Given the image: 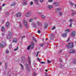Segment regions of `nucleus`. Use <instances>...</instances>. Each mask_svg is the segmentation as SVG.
<instances>
[{"instance_id": "f257e3e1", "label": "nucleus", "mask_w": 76, "mask_h": 76, "mask_svg": "<svg viewBox=\"0 0 76 76\" xmlns=\"http://www.w3.org/2000/svg\"><path fill=\"white\" fill-rule=\"evenodd\" d=\"M31 26H32L33 27H35V28L37 27V26L41 27L42 23L39 21H35L32 23Z\"/></svg>"}, {"instance_id": "f03ea898", "label": "nucleus", "mask_w": 76, "mask_h": 76, "mask_svg": "<svg viewBox=\"0 0 76 76\" xmlns=\"http://www.w3.org/2000/svg\"><path fill=\"white\" fill-rule=\"evenodd\" d=\"M34 47V42H32L31 43V45L28 47L27 50H29L30 49V48H31V49H32Z\"/></svg>"}, {"instance_id": "7ed1b4c3", "label": "nucleus", "mask_w": 76, "mask_h": 76, "mask_svg": "<svg viewBox=\"0 0 76 76\" xmlns=\"http://www.w3.org/2000/svg\"><path fill=\"white\" fill-rule=\"evenodd\" d=\"M31 14L32 13H31V12H28L25 14V17H26V18H29Z\"/></svg>"}, {"instance_id": "20e7f679", "label": "nucleus", "mask_w": 76, "mask_h": 76, "mask_svg": "<svg viewBox=\"0 0 76 76\" xmlns=\"http://www.w3.org/2000/svg\"><path fill=\"white\" fill-rule=\"evenodd\" d=\"M8 34L9 35L7 36V39H10V38L11 37V35H12V33H11L10 32H8Z\"/></svg>"}, {"instance_id": "39448f33", "label": "nucleus", "mask_w": 76, "mask_h": 76, "mask_svg": "<svg viewBox=\"0 0 76 76\" xmlns=\"http://www.w3.org/2000/svg\"><path fill=\"white\" fill-rule=\"evenodd\" d=\"M66 47H67L68 48H72L73 47V44L72 43L68 44L66 45Z\"/></svg>"}, {"instance_id": "423d86ee", "label": "nucleus", "mask_w": 76, "mask_h": 76, "mask_svg": "<svg viewBox=\"0 0 76 76\" xmlns=\"http://www.w3.org/2000/svg\"><path fill=\"white\" fill-rule=\"evenodd\" d=\"M23 23L25 27L26 28H28V23H27V22H26V21L25 20H23Z\"/></svg>"}, {"instance_id": "0eeeda50", "label": "nucleus", "mask_w": 76, "mask_h": 76, "mask_svg": "<svg viewBox=\"0 0 76 76\" xmlns=\"http://www.w3.org/2000/svg\"><path fill=\"white\" fill-rule=\"evenodd\" d=\"M76 32L75 31H73L71 34V36L72 37H75L76 36Z\"/></svg>"}, {"instance_id": "6e6552de", "label": "nucleus", "mask_w": 76, "mask_h": 76, "mask_svg": "<svg viewBox=\"0 0 76 76\" xmlns=\"http://www.w3.org/2000/svg\"><path fill=\"white\" fill-rule=\"evenodd\" d=\"M27 4V1L26 0H23V2L22 3V5L23 6H25Z\"/></svg>"}, {"instance_id": "1a4fd4ad", "label": "nucleus", "mask_w": 76, "mask_h": 76, "mask_svg": "<svg viewBox=\"0 0 76 76\" xmlns=\"http://www.w3.org/2000/svg\"><path fill=\"white\" fill-rule=\"evenodd\" d=\"M6 44V43L5 42H2L1 43L0 45V46L1 48H2V47H4L5 45Z\"/></svg>"}, {"instance_id": "9d476101", "label": "nucleus", "mask_w": 76, "mask_h": 76, "mask_svg": "<svg viewBox=\"0 0 76 76\" xmlns=\"http://www.w3.org/2000/svg\"><path fill=\"white\" fill-rule=\"evenodd\" d=\"M76 51L74 49L70 50L69 52V53H75Z\"/></svg>"}, {"instance_id": "9b49d317", "label": "nucleus", "mask_w": 76, "mask_h": 76, "mask_svg": "<svg viewBox=\"0 0 76 76\" xmlns=\"http://www.w3.org/2000/svg\"><path fill=\"white\" fill-rule=\"evenodd\" d=\"M16 15L17 17H20L22 15V13L20 12H18L17 14H16Z\"/></svg>"}, {"instance_id": "f8f14e48", "label": "nucleus", "mask_w": 76, "mask_h": 76, "mask_svg": "<svg viewBox=\"0 0 76 76\" xmlns=\"http://www.w3.org/2000/svg\"><path fill=\"white\" fill-rule=\"evenodd\" d=\"M65 32L66 33H69V32H70V30L69 29H66V30H65Z\"/></svg>"}, {"instance_id": "ddd939ff", "label": "nucleus", "mask_w": 76, "mask_h": 76, "mask_svg": "<svg viewBox=\"0 0 76 76\" xmlns=\"http://www.w3.org/2000/svg\"><path fill=\"white\" fill-rule=\"evenodd\" d=\"M60 10H61V9L60 8H57L56 9V11L57 12H60Z\"/></svg>"}, {"instance_id": "4468645a", "label": "nucleus", "mask_w": 76, "mask_h": 76, "mask_svg": "<svg viewBox=\"0 0 76 76\" xmlns=\"http://www.w3.org/2000/svg\"><path fill=\"white\" fill-rule=\"evenodd\" d=\"M53 4H54L55 5V6H58L59 5V3L58 2H54L53 3Z\"/></svg>"}, {"instance_id": "2eb2a0df", "label": "nucleus", "mask_w": 76, "mask_h": 76, "mask_svg": "<svg viewBox=\"0 0 76 76\" xmlns=\"http://www.w3.org/2000/svg\"><path fill=\"white\" fill-rule=\"evenodd\" d=\"M6 25V28L9 27V22H7Z\"/></svg>"}, {"instance_id": "dca6fc26", "label": "nucleus", "mask_w": 76, "mask_h": 76, "mask_svg": "<svg viewBox=\"0 0 76 76\" xmlns=\"http://www.w3.org/2000/svg\"><path fill=\"white\" fill-rule=\"evenodd\" d=\"M48 7L49 9H52V7H53V6L51 5H48Z\"/></svg>"}, {"instance_id": "f3484780", "label": "nucleus", "mask_w": 76, "mask_h": 76, "mask_svg": "<svg viewBox=\"0 0 76 76\" xmlns=\"http://www.w3.org/2000/svg\"><path fill=\"white\" fill-rule=\"evenodd\" d=\"M62 36L63 37H66L67 36V34H66V33L63 34L62 35Z\"/></svg>"}, {"instance_id": "a211bd4d", "label": "nucleus", "mask_w": 76, "mask_h": 76, "mask_svg": "<svg viewBox=\"0 0 76 76\" xmlns=\"http://www.w3.org/2000/svg\"><path fill=\"white\" fill-rule=\"evenodd\" d=\"M20 65L21 66V70H22L23 69V66L22 64H20Z\"/></svg>"}, {"instance_id": "6ab92c4d", "label": "nucleus", "mask_w": 76, "mask_h": 76, "mask_svg": "<svg viewBox=\"0 0 76 76\" xmlns=\"http://www.w3.org/2000/svg\"><path fill=\"white\" fill-rule=\"evenodd\" d=\"M69 4L72 7L73 6V4L72 2L71 1L69 2Z\"/></svg>"}, {"instance_id": "aec40b11", "label": "nucleus", "mask_w": 76, "mask_h": 76, "mask_svg": "<svg viewBox=\"0 0 76 76\" xmlns=\"http://www.w3.org/2000/svg\"><path fill=\"white\" fill-rule=\"evenodd\" d=\"M15 5H16V3L14 2L12 3L11 5V6H15Z\"/></svg>"}, {"instance_id": "412c9836", "label": "nucleus", "mask_w": 76, "mask_h": 76, "mask_svg": "<svg viewBox=\"0 0 76 76\" xmlns=\"http://www.w3.org/2000/svg\"><path fill=\"white\" fill-rule=\"evenodd\" d=\"M17 39L16 38H14L13 40V42H17Z\"/></svg>"}, {"instance_id": "4be33fe9", "label": "nucleus", "mask_w": 76, "mask_h": 76, "mask_svg": "<svg viewBox=\"0 0 76 76\" xmlns=\"http://www.w3.org/2000/svg\"><path fill=\"white\" fill-rule=\"evenodd\" d=\"M1 30L2 31H5V28H4V27H2Z\"/></svg>"}, {"instance_id": "5701e85b", "label": "nucleus", "mask_w": 76, "mask_h": 76, "mask_svg": "<svg viewBox=\"0 0 76 76\" xmlns=\"http://www.w3.org/2000/svg\"><path fill=\"white\" fill-rule=\"evenodd\" d=\"M32 21H33V19L32 18H30L28 20V21L30 22H32Z\"/></svg>"}, {"instance_id": "b1692460", "label": "nucleus", "mask_w": 76, "mask_h": 76, "mask_svg": "<svg viewBox=\"0 0 76 76\" xmlns=\"http://www.w3.org/2000/svg\"><path fill=\"white\" fill-rule=\"evenodd\" d=\"M30 58L29 57H28V63L30 64H31V60H30Z\"/></svg>"}, {"instance_id": "393cba45", "label": "nucleus", "mask_w": 76, "mask_h": 76, "mask_svg": "<svg viewBox=\"0 0 76 76\" xmlns=\"http://www.w3.org/2000/svg\"><path fill=\"white\" fill-rule=\"evenodd\" d=\"M41 18H42V19H45V17L44 16V15H42L41 16Z\"/></svg>"}, {"instance_id": "a878e982", "label": "nucleus", "mask_w": 76, "mask_h": 76, "mask_svg": "<svg viewBox=\"0 0 76 76\" xmlns=\"http://www.w3.org/2000/svg\"><path fill=\"white\" fill-rule=\"evenodd\" d=\"M5 15L7 16H8V15H9V13L8 12H7L5 13Z\"/></svg>"}, {"instance_id": "bb28decb", "label": "nucleus", "mask_w": 76, "mask_h": 76, "mask_svg": "<svg viewBox=\"0 0 76 76\" xmlns=\"http://www.w3.org/2000/svg\"><path fill=\"white\" fill-rule=\"evenodd\" d=\"M59 14L60 16H62L63 15V12H59Z\"/></svg>"}, {"instance_id": "cd10ccee", "label": "nucleus", "mask_w": 76, "mask_h": 76, "mask_svg": "<svg viewBox=\"0 0 76 76\" xmlns=\"http://www.w3.org/2000/svg\"><path fill=\"white\" fill-rule=\"evenodd\" d=\"M21 27H22V24H21V23H20L19 28H21Z\"/></svg>"}, {"instance_id": "c85d7f7f", "label": "nucleus", "mask_w": 76, "mask_h": 76, "mask_svg": "<svg viewBox=\"0 0 76 76\" xmlns=\"http://www.w3.org/2000/svg\"><path fill=\"white\" fill-rule=\"evenodd\" d=\"M48 26V24H45V28H47V27Z\"/></svg>"}, {"instance_id": "c756f323", "label": "nucleus", "mask_w": 76, "mask_h": 76, "mask_svg": "<svg viewBox=\"0 0 76 76\" xmlns=\"http://www.w3.org/2000/svg\"><path fill=\"white\" fill-rule=\"evenodd\" d=\"M33 4V2L31 1L30 2V5H31V6H32V5Z\"/></svg>"}, {"instance_id": "7c9ffc66", "label": "nucleus", "mask_w": 76, "mask_h": 76, "mask_svg": "<svg viewBox=\"0 0 76 76\" xmlns=\"http://www.w3.org/2000/svg\"><path fill=\"white\" fill-rule=\"evenodd\" d=\"M53 35H51L50 37V39H53Z\"/></svg>"}, {"instance_id": "2f4dec72", "label": "nucleus", "mask_w": 76, "mask_h": 76, "mask_svg": "<svg viewBox=\"0 0 76 76\" xmlns=\"http://www.w3.org/2000/svg\"><path fill=\"white\" fill-rule=\"evenodd\" d=\"M25 67H26L27 69H28V68H29V67H28V64H26Z\"/></svg>"}, {"instance_id": "473e14b6", "label": "nucleus", "mask_w": 76, "mask_h": 76, "mask_svg": "<svg viewBox=\"0 0 76 76\" xmlns=\"http://www.w3.org/2000/svg\"><path fill=\"white\" fill-rule=\"evenodd\" d=\"M33 39L34 41H35V42H37V40H36V39H35V38H34V37H33Z\"/></svg>"}, {"instance_id": "72a5a7b5", "label": "nucleus", "mask_w": 76, "mask_h": 76, "mask_svg": "<svg viewBox=\"0 0 76 76\" xmlns=\"http://www.w3.org/2000/svg\"><path fill=\"white\" fill-rule=\"evenodd\" d=\"M56 29V27L54 26L51 29L52 30H54V29Z\"/></svg>"}, {"instance_id": "f704fd0d", "label": "nucleus", "mask_w": 76, "mask_h": 76, "mask_svg": "<svg viewBox=\"0 0 76 76\" xmlns=\"http://www.w3.org/2000/svg\"><path fill=\"white\" fill-rule=\"evenodd\" d=\"M18 47H17V48H16L14 49V51H17V50H18Z\"/></svg>"}, {"instance_id": "c9c22d12", "label": "nucleus", "mask_w": 76, "mask_h": 76, "mask_svg": "<svg viewBox=\"0 0 76 76\" xmlns=\"http://www.w3.org/2000/svg\"><path fill=\"white\" fill-rule=\"evenodd\" d=\"M76 12H73L72 13V15L73 16L74 15H76Z\"/></svg>"}, {"instance_id": "e433bc0d", "label": "nucleus", "mask_w": 76, "mask_h": 76, "mask_svg": "<svg viewBox=\"0 0 76 76\" xmlns=\"http://www.w3.org/2000/svg\"><path fill=\"white\" fill-rule=\"evenodd\" d=\"M10 48H10H12V45H10L9 46Z\"/></svg>"}, {"instance_id": "4c0bfd02", "label": "nucleus", "mask_w": 76, "mask_h": 76, "mask_svg": "<svg viewBox=\"0 0 76 76\" xmlns=\"http://www.w3.org/2000/svg\"><path fill=\"white\" fill-rule=\"evenodd\" d=\"M48 63H51V61H49V60H48Z\"/></svg>"}, {"instance_id": "58836bf2", "label": "nucleus", "mask_w": 76, "mask_h": 76, "mask_svg": "<svg viewBox=\"0 0 76 76\" xmlns=\"http://www.w3.org/2000/svg\"><path fill=\"white\" fill-rule=\"evenodd\" d=\"M9 50H7L6 51V53H7V54H8V53H9Z\"/></svg>"}, {"instance_id": "ea45409f", "label": "nucleus", "mask_w": 76, "mask_h": 76, "mask_svg": "<svg viewBox=\"0 0 76 76\" xmlns=\"http://www.w3.org/2000/svg\"><path fill=\"white\" fill-rule=\"evenodd\" d=\"M44 44H42L40 45V46L41 47H43V46H44Z\"/></svg>"}, {"instance_id": "a19ab883", "label": "nucleus", "mask_w": 76, "mask_h": 76, "mask_svg": "<svg viewBox=\"0 0 76 76\" xmlns=\"http://www.w3.org/2000/svg\"><path fill=\"white\" fill-rule=\"evenodd\" d=\"M39 53V52H38L37 53L36 55V57H38V53Z\"/></svg>"}, {"instance_id": "79ce46f5", "label": "nucleus", "mask_w": 76, "mask_h": 76, "mask_svg": "<svg viewBox=\"0 0 76 76\" xmlns=\"http://www.w3.org/2000/svg\"><path fill=\"white\" fill-rule=\"evenodd\" d=\"M38 13L39 15H42V12H39Z\"/></svg>"}, {"instance_id": "37998d69", "label": "nucleus", "mask_w": 76, "mask_h": 76, "mask_svg": "<svg viewBox=\"0 0 76 76\" xmlns=\"http://www.w3.org/2000/svg\"><path fill=\"white\" fill-rule=\"evenodd\" d=\"M43 0H39L40 2V3H42V2H43Z\"/></svg>"}, {"instance_id": "c03bdc74", "label": "nucleus", "mask_w": 76, "mask_h": 76, "mask_svg": "<svg viewBox=\"0 0 76 76\" xmlns=\"http://www.w3.org/2000/svg\"><path fill=\"white\" fill-rule=\"evenodd\" d=\"M48 1L49 2H52V1H53V0H49Z\"/></svg>"}, {"instance_id": "a18cd8bd", "label": "nucleus", "mask_w": 76, "mask_h": 76, "mask_svg": "<svg viewBox=\"0 0 76 76\" xmlns=\"http://www.w3.org/2000/svg\"><path fill=\"white\" fill-rule=\"evenodd\" d=\"M70 22H73V20H69Z\"/></svg>"}, {"instance_id": "49530a36", "label": "nucleus", "mask_w": 76, "mask_h": 76, "mask_svg": "<svg viewBox=\"0 0 76 76\" xmlns=\"http://www.w3.org/2000/svg\"><path fill=\"white\" fill-rule=\"evenodd\" d=\"M41 63H42V64H44L45 63V62L42 61V62H40Z\"/></svg>"}, {"instance_id": "de8ad7c7", "label": "nucleus", "mask_w": 76, "mask_h": 76, "mask_svg": "<svg viewBox=\"0 0 76 76\" xmlns=\"http://www.w3.org/2000/svg\"><path fill=\"white\" fill-rule=\"evenodd\" d=\"M69 26H70V27H72V23H70V24L69 25Z\"/></svg>"}, {"instance_id": "09e8293b", "label": "nucleus", "mask_w": 76, "mask_h": 76, "mask_svg": "<svg viewBox=\"0 0 76 76\" xmlns=\"http://www.w3.org/2000/svg\"><path fill=\"white\" fill-rule=\"evenodd\" d=\"M69 41H70V37H69L68 39H67V42H68Z\"/></svg>"}, {"instance_id": "8fccbe9b", "label": "nucleus", "mask_w": 76, "mask_h": 76, "mask_svg": "<svg viewBox=\"0 0 76 76\" xmlns=\"http://www.w3.org/2000/svg\"><path fill=\"white\" fill-rule=\"evenodd\" d=\"M5 5H6V4H3L2 5V6L3 7H4V6H5Z\"/></svg>"}, {"instance_id": "3c124183", "label": "nucleus", "mask_w": 76, "mask_h": 76, "mask_svg": "<svg viewBox=\"0 0 76 76\" xmlns=\"http://www.w3.org/2000/svg\"><path fill=\"white\" fill-rule=\"evenodd\" d=\"M35 1L36 2V3L38 4V2H37L38 1V0H35Z\"/></svg>"}, {"instance_id": "603ef678", "label": "nucleus", "mask_w": 76, "mask_h": 76, "mask_svg": "<svg viewBox=\"0 0 76 76\" xmlns=\"http://www.w3.org/2000/svg\"><path fill=\"white\" fill-rule=\"evenodd\" d=\"M37 60H38V61L39 62H40V59H39V58H38Z\"/></svg>"}, {"instance_id": "864d4df0", "label": "nucleus", "mask_w": 76, "mask_h": 76, "mask_svg": "<svg viewBox=\"0 0 76 76\" xmlns=\"http://www.w3.org/2000/svg\"><path fill=\"white\" fill-rule=\"evenodd\" d=\"M2 8V6L0 7V10H1Z\"/></svg>"}, {"instance_id": "5fc2aeb1", "label": "nucleus", "mask_w": 76, "mask_h": 76, "mask_svg": "<svg viewBox=\"0 0 76 76\" xmlns=\"http://www.w3.org/2000/svg\"><path fill=\"white\" fill-rule=\"evenodd\" d=\"M60 67H63V66H64V65H61V64L60 65Z\"/></svg>"}, {"instance_id": "6e6d98bb", "label": "nucleus", "mask_w": 76, "mask_h": 76, "mask_svg": "<svg viewBox=\"0 0 76 76\" xmlns=\"http://www.w3.org/2000/svg\"><path fill=\"white\" fill-rule=\"evenodd\" d=\"M38 33H39H39H40V31L39 30L38 31Z\"/></svg>"}, {"instance_id": "4d7b16f0", "label": "nucleus", "mask_w": 76, "mask_h": 76, "mask_svg": "<svg viewBox=\"0 0 76 76\" xmlns=\"http://www.w3.org/2000/svg\"><path fill=\"white\" fill-rule=\"evenodd\" d=\"M59 61H60V62H61V61H62V60H61V59H60L59 60Z\"/></svg>"}, {"instance_id": "13d9d810", "label": "nucleus", "mask_w": 76, "mask_h": 76, "mask_svg": "<svg viewBox=\"0 0 76 76\" xmlns=\"http://www.w3.org/2000/svg\"><path fill=\"white\" fill-rule=\"evenodd\" d=\"M2 36H4V33H2Z\"/></svg>"}, {"instance_id": "bf43d9fd", "label": "nucleus", "mask_w": 76, "mask_h": 76, "mask_svg": "<svg viewBox=\"0 0 76 76\" xmlns=\"http://www.w3.org/2000/svg\"><path fill=\"white\" fill-rule=\"evenodd\" d=\"M36 73H35L34 74V76H36Z\"/></svg>"}, {"instance_id": "052dcab7", "label": "nucleus", "mask_w": 76, "mask_h": 76, "mask_svg": "<svg viewBox=\"0 0 76 76\" xmlns=\"http://www.w3.org/2000/svg\"><path fill=\"white\" fill-rule=\"evenodd\" d=\"M73 63H74L75 64V63H76V61H74V62Z\"/></svg>"}, {"instance_id": "680f3d73", "label": "nucleus", "mask_w": 76, "mask_h": 76, "mask_svg": "<svg viewBox=\"0 0 76 76\" xmlns=\"http://www.w3.org/2000/svg\"><path fill=\"white\" fill-rule=\"evenodd\" d=\"M1 62H0V65L1 66Z\"/></svg>"}, {"instance_id": "e2e57ef3", "label": "nucleus", "mask_w": 76, "mask_h": 76, "mask_svg": "<svg viewBox=\"0 0 76 76\" xmlns=\"http://www.w3.org/2000/svg\"><path fill=\"white\" fill-rule=\"evenodd\" d=\"M25 36H23V37H22V39H23V38H25Z\"/></svg>"}, {"instance_id": "0e129e2a", "label": "nucleus", "mask_w": 76, "mask_h": 76, "mask_svg": "<svg viewBox=\"0 0 76 76\" xmlns=\"http://www.w3.org/2000/svg\"><path fill=\"white\" fill-rule=\"evenodd\" d=\"M74 6H75V7H76V4H74Z\"/></svg>"}, {"instance_id": "69168bd1", "label": "nucleus", "mask_w": 76, "mask_h": 76, "mask_svg": "<svg viewBox=\"0 0 76 76\" xmlns=\"http://www.w3.org/2000/svg\"><path fill=\"white\" fill-rule=\"evenodd\" d=\"M45 71H46V72H48V70H45Z\"/></svg>"}, {"instance_id": "338daca9", "label": "nucleus", "mask_w": 76, "mask_h": 76, "mask_svg": "<svg viewBox=\"0 0 76 76\" xmlns=\"http://www.w3.org/2000/svg\"><path fill=\"white\" fill-rule=\"evenodd\" d=\"M35 19H37V18H35Z\"/></svg>"}, {"instance_id": "774afa93", "label": "nucleus", "mask_w": 76, "mask_h": 76, "mask_svg": "<svg viewBox=\"0 0 76 76\" xmlns=\"http://www.w3.org/2000/svg\"><path fill=\"white\" fill-rule=\"evenodd\" d=\"M9 76H10V75H9Z\"/></svg>"}]
</instances>
